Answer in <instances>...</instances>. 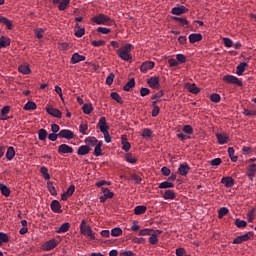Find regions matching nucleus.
<instances>
[{"mask_svg":"<svg viewBox=\"0 0 256 256\" xmlns=\"http://www.w3.org/2000/svg\"><path fill=\"white\" fill-rule=\"evenodd\" d=\"M86 60L85 56H81L79 53H74L73 56L71 57V63L72 64H77L80 62H83Z\"/></svg>","mask_w":256,"mask_h":256,"instance_id":"obj_15","label":"nucleus"},{"mask_svg":"<svg viewBox=\"0 0 256 256\" xmlns=\"http://www.w3.org/2000/svg\"><path fill=\"white\" fill-rule=\"evenodd\" d=\"M176 59H177V62H178V63H181V64L187 62V57L184 56V54H181V53L176 54Z\"/></svg>","mask_w":256,"mask_h":256,"instance_id":"obj_54","label":"nucleus"},{"mask_svg":"<svg viewBox=\"0 0 256 256\" xmlns=\"http://www.w3.org/2000/svg\"><path fill=\"white\" fill-rule=\"evenodd\" d=\"M154 66H155V62H153V61H145L140 66V71L142 73H146L147 71L154 69Z\"/></svg>","mask_w":256,"mask_h":256,"instance_id":"obj_10","label":"nucleus"},{"mask_svg":"<svg viewBox=\"0 0 256 256\" xmlns=\"http://www.w3.org/2000/svg\"><path fill=\"white\" fill-rule=\"evenodd\" d=\"M173 21L178 22L181 26H186L189 24V21L187 18H181V17H172Z\"/></svg>","mask_w":256,"mask_h":256,"instance_id":"obj_40","label":"nucleus"},{"mask_svg":"<svg viewBox=\"0 0 256 256\" xmlns=\"http://www.w3.org/2000/svg\"><path fill=\"white\" fill-rule=\"evenodd\" d=\"M123 234V230L119 227H115L111 229V236L118 237Z\"/></svg>","mask_w":256,"mask_h":256,"instance_id":"obj_44","label":"nucleus"},{"mask_svg":"<svg viewBox=\"0 0 256 256\" xmlns=\"http://www.w3.org/2000/svg\"><path fill=\"white\" fill-rule=\"evenodd\" d=\"M188 9L184 5H177L172 8L171 13L176 16L186 14Z\"/></svg>","mask_w":256,"mask_h":256,"instance_id":"obj_8","label":"nucleus"},{"mask_svg":"<svg viewBox=\"0 0 256 256\" xmlns=\"http://www.w3.org/2000/svg\"><path fill=\"white\" fill-rule=\"evenodd\" d=\"M147 211V206L145 205H138L134 207V214L136 216L143 215Z\"/></svg>","mask_w":256,"mask_h":256,"instance_id":"obj_23","label":"nucleus"},{"mask_svg":"<svg viewBox=\"0 0 256 256\" xmlns=\"http://www.w3.org/2000/svg\"><path fill=\"white\" fill-rule=\"evenodd\" d=\"M0 23L5 25L7 29H13V22H11L7 17L0 16Z\"/></svg>","mask_w":256,"mask_h":256,"instance_id":"obj_25","label":"nucleus"},{"mask_svg":"<svg viewBox=\"0 0 256 256\" xmlns=\"http://www.w3.org/2000/svg\"><path fill=\"white\" fill-rule=\"evenodd\" d=\"M102 192L104 193L106 199H112V197L115 195L114 192L105 187H102Z\"/></svg>","mask_w":256,"mask_h":256,"instance_id":"obj_43","label":"nucleus"},{"mask_svg":"<svg viewBox=\"0 0 256 256\" xmlns=\"http://www.w3.org/2000/svg\"><path fill=\"white\" fill-rule=\"evenodd\" d=\"M93 111H94V108H93V105H92V104H84V105L82 106V112H83L84 114L89 115V114H91Z\"/></svg>","mask_w":256,"mask_h":256,"instance_id":"obj_31","label":"nucleus"},{"mask_svg":"<svg viewBox=\"0 0 256 256\" xmlns=\"http://www.w3.org/2000/svg\"><path fill=\"white\" fill-rule=\"evenodd\" d=\"M85 28L84 27H81L79 24H76V27H75V36L77 38H82L83 35L85 34Z\"/></svg>","mask_w":256,"mask_h":256,"instance_id":"obj_26","label":"nucleus"},{"mask_svg":"<svg viewBox=\"0 0 256 256\" xmlns=\"http://www.w3.org/2000/svg\"><path fill=\"white\" fill-rule=\"evenodd\" d=\"M0 191L2 195H4V197H9L11 195V190L9 189V187H7V185L3 183H0Z\"/></svg>","mask_w":256,"mask_h":256,"instance_id":"obj_27","label":"nucleus"},{"mask_svg":"<svg viewBox=\"0 0 256 256\" xmlns=\"http://www.w3.org/2000/svg\"><path fill=\"white\" fill-rule=\"evenodd\" d=\"M97 127L100 129L101 133L104 134V141L105 143H111L112 138L109 134V125L107 124L106 117H100Z\"/></svg>","mask_w":256,"mask_h":256,"instance_id":"obj_1","label":"nucleus"},{"mask_svg":"<svg viewBox=\"0 0 256 256\" xmlns=\"http://www.w3.org/2000/svg\"><path fill=\"white\" fill-rule=\"evenodd\" d=\"M251 236H254V231H249L245 235H241L233 239V244H242L243 242L251 240Z\"/></svg>","mask_w":256,"mask_h":256,"instance_id":"obj_4","label":"nucleus"},{"mask_svg":"<svg viewBox=\"0 0 256 256\" xmlns=\"http://www.w3.org/2000/svg\"><path fill=\"white\" fill-rule=\"evenodd\" d=\"M187 88L189 90V93L194 95L199 94L201 91L196 84H187Z\"/></svg>","mask_w":256,"mask_h":256,"instance_id":"obj_28","label":"nucleus"},{"mask_svg":"<svg viewBox=\"0 0 256 256\" xmlns=\"http://www.w3.org/2000/svg\"><path fill=\"white\" fill-rule=\"evenodd\" d=\"M229 213V208L228 207H221L218 210V218L222 219L224 216L228 215Z\"/></svg>","mask_w":256,"mask_h":256,"instance_id":"obj_41","label":"nucleus"},{"mask_svg":"<svg viewBox=\"0 0 256 256\" xmlns=\"http://www.w3.org/2000/svg\"><path fill=\"white\" fill-rule=\"evenodd\" d=\"M210 101L213 103H219L221 101V96L218 93L210 94Z\"/></svg>","mask_w":256,"mask_h":256,"instance_id":"obj_47","label":"nucleus"},{"mask_svg":"<svg viewBox=\"0 0 256 256\" xmlns=\"http://www.w3.org/2000/svg\"><path fill=\"white\" fill-rule=\"evenodd\" d=\"M152 106H153L152 117L156 118V117H158L160 108L156 105V102H152Z\"/></svg>","mask_w":256,"mask_h":256,"instance_id":"obj_50","label":"nucleus"},{"mask_svg":"<svg viewBox=\"0 0 256 256\" xmlns=\"http://www.w3.org/2000/svg\"><path fill=\"white\" fill-rule=\"evenodd\" d=\"M80 232L82 235L88 236L90 240H95V234L90 226H87L86 221L82 220L80 225Z\"/></svg>","mask_w":256,"mask_h":256,"instance_id":"obj_3","label":"nucleus"},{"mask_svg":"<svg viewBox=\"0 0 256 256\" xmlns=\"http://www.w3.org/2000/svg\"><path fill=\"white\" fill-rule=\"evenodd\" d=\"M91 151V148L89 145H82L80 146L78 149H77V155H80V156H85L87 154H89Z\"/></svg>","mask_w":256,"mask_h":256,"instance_id":"obj_13","label":"nucleus"},{"mask_svg":"<svg viewBox=\"0 0 256 256\" xmlns=\"http://www.w3.org/2000/svg\"><path fill=\"white\" fill-rule=\"evenodd\" d=\"M115 79V74L111 73L107 78H106V85L111 86L114 82Z\"/></svg>","mask_w":256,"mask_h":256,"instance_id":"obj_60","label":"nucleus"},{"mask_svg":"<svg viewBox=\"0 0 256 256\" xmlns=\"http://www.w3.org/2000/svg\"><path fill=\"white\" fill-rule=\"evenodd\" d=\"M223 42L226 48H231L234 46V42L229 37H223Z\"/></svg>","mask_w":256,"mask_h":256,"instance_id":"obj_48","label":"nucleus"},{"mask_svg":"<svg viewBox=\"0 0 256 256\" xmlns=\"http://www.w3.org/2000/svg\"><path fill=\"white\" fill-rule=\"evenodd\" d=\"M97 32L102 34H109L111 32V29L106 27H98Z\"/></svg>","mask_w":256,"mask_h":256,"instance_id":"obj_62","label":"nucleus"},{"mask_svg":"<svg viewBox=\"0 0 256 256\" xmlns=\"http://www.w3.org/2000/svg\"><path fill=\"white\" fill-rule=\"evenodd\" d=\"M76 187L74 185H71L70 187H68L67 191L65 192V196L70 197L73 195V193L75 192Z\"/></svg>","mask_w":256,"mask_h":256,"instance_id":"obj_59","label":"nucleus"},{"mask_svg":"<svg viewBox=\"0 0 256 256\" xmlns=\"http://www.w3.org/2000/svg\"><path fill=\"white\" fill-rule=\"evenodd\" d=\"M246 175L253 180V178L256 176V164H251L248 168H247V172Z\"/></svg>","mask_w":256,"mask_h":256,"instance_id":"obj_16","label":"nucleus"},{"mask_svg":"<svg viewBox=\"0 0 256 256\" xmlns=\"http://www.w3.org/2000/svg\"><path fill=\"white\" fill-rule=\"evenodd\" d=\"M151 94V90L148 88H141L140 89V96L145 97Z\"/></svg>","mask_w":256,"mask_h":256,"instance_id":"obj_63","label":"nucleus"},{"mask_svg":"<svg viewBox=\"0 0 256 256\" xmlns=\"http://www.w3.org/2000/svg\"><path fill=\"white\" fill-rule=\"evenodd\" d=\"M224 81L227 82V83H232L234 85H237L238 87L243 86V82L240 81L239 78L234 76V75H225L224 76Z\"/></svg>","mask_w":256,"mask_h":256,"instance_id":"obj_6","label":"nucleus"},{"mask_svg":"<svg viewBox=\"0 0 256 256\" xmlns=\"http://www.w3.org/2000/svg\"><path fill=\"white\" fill-rule=\"evenodd\" d=\"M151 135H152V131L151 129H144L142 131V137H146V138H151Z\"/></svg>","mask_w":256,"mask_h":256,"instance_id":"obj_64","label":"nucleus"},{"mask_svg":"<svg viewBox=\"0 0 256 256\" xmlns=\"http://www.w3.org/2000/svg\"><path fill=\"white\" fill-rule=\"evenodd\" d=\"M153 232H154V229L145 228L140 230L139 235L140 236L151 235Z\"/></svg>","mask_w":256,"mask_h":256,"instance_id":"obj_55","label":"nucleus"},{"mask_svg":"<svg viewBox=\"0 0 256 256\" xmlns=\"http://www.w3.org/2000/svg\"><path fill=\"white\" fill-rule=\"evenodd\" d=\"M118 256H135V253L133 251H124L121 250L118 254Z\"/></svg>","mask_w":256,"mask_h":256,"instance_id":"obj_61","label":"nucleus"},{"mask_svg":"<svg viewBox=\"0 0 256 256\" xmlns=\"http://www.w3.org/2000/svg\"><path fill=\"white\" fill-rule=\"evenodd\" d=\"M40 173H42L44 179H46L47 181H49V179H51V175L49 174V170L46 167H41Z\"/></svg>","mask_w":256,"mask_h":256,"instance_id":"obj_45","label":"nucleus"},{"mask_svg":"<svg viewBox=\"0 0 256 256\" xmlns=\"http://www.w3.org/2000/svg\"><path fill=\"white\" fill-rule=\"evenodd\" d=\"M216 137L218 139V144H220V145H224L229 142V137L226 136V134L217 133Z\"/></svg>","mask_w":256,"mask_h":256,"instance_id":"obj_19","label":"nucleus"},{"mask_svg":"<svg viewBox=\"0 0 256 256\" xmlns=\"http://www.w3.org/2000/svg\"><path fill=\"white\" fill-rule=\"evenodd\" d=\"M116 53H117L118 57L122 59V61L129 62L132 59V57L129 53L122 52L121 50H116Z\"/></svg>","mask_w":256,"mask_h":256,"instance_id":"obj_22","label":"nucleus"},{"mask_svg":"<svg viewBox=\"0 0 256 256\" xmlns=\"http://www.w3.org/2000/svg\"><path fill=\"white\" fill-rule=\"evenodd\" d=\"M174 187H175L174 183L169 181H163L159 185L160 189H168V188H174Z\"/></svg>","mask_w":256,"mask_h":256,"instance_id":"obj_39","label":"nucleus"},{"mask_svg":"<svg viewBox=\"0 0 256 256\" xmlns=\"http://www.w3.org/2000/svg\"><path fill=\"white\" fill-rule=\"evenodd\" d=\"M19 73H22V75H30L31 68H29V64H22L18 67Z\"/></svg>","mask_w":256,"mask_h":256,"instance_id":"obj_21","label":"nucleus"},{"mask_svg":"<svg viewBox=\"0 0 256 256\" xmlns=\"http://www.w3.org/2000/svg\"><path fill=\"white\" fill-rule=\"evenodd\" d=\"M246 66H248L247 62H240V64L237 66V74L239 76L243 75Z\"/></svg>","mask_w":256,"mask_h":256,"instance_id":"obj_37","label":"nucleus"},{"mask_svg":"<svg viewBox=\"0 0 256 256\" xmlns=\"http://www.w3.org/2000/svg\"><path fill=\"white\" fill-rule=\"evenodd\" d=\"M235 225H236L238 228H245V227H247V221H245V220H240V219H236V220H235Z\"/></svg>","mask_w":256,"mask_h":256,"instance_id":"obj_53","label":"nucleus"},{"mask_svg":"<svg viewBox=\"0 0 256 256\" xmlns=\"http://www.w3.org/2000/svg\"><path fill=\"white\" fill-rule=\"evenodd\" d=\"M38 139L40 141H45V139H47V130L40 129L39 132H38Z\"/></svg>","mask_w":256,"mask_h":256,"instance_id":"obj_46","label":"nucleus"},{"mask_svg":"<svg viewBox=\"0 0 256 256\" xmlns=\"http://www.w3.org/2000/svg\"><path fill=\"white\" fill-rule=\"evenodd\" d=\"M57 137H61L62 139H65V130H61L58 135L55 134L54 132L48 135V139L50 141H57Z\"/></svg>","mask_w":256,"mask_h":256,"instance_id":"obj_24","label":"nucleus"},{"mask_svg":"<svg viewBox=\"0 0 256 256\" xmlns=\"http://www.w3.org/2000/svg\"><path fill=\"white\" fill-rule=\"evenodd\" d=\"M182 131L185 134L193 135V127L191 125H184Z\"/></svg>","mask_w":256,"mask_h":256,"instance_id":"obj_52","label":"nucleus"},{"mask_svg":"<svg viewBox=\"0 0 256 256\" xmlns=\"http://www.w3.org/2000/svg\"><path fill=\"white\" fill-rule=\"evenodd\" d=\"M121 142H122V150L125 152H129V150L131 149V145L129 144L128 138L127 136L123 135L121 138Z\"/></svg>","mask_w":256,"mask_h":256,"instance_id":"obj_20","label":"nucleus"},{"mask_svg":"<svg viewBox=\"0 0 256 256\" xmlns=\"http://www.w3.org/2000/svg\"><path fill=\"white\" fill-rule=\"evenodd\" d=\"M51 209L54 213H59L61 211V204L57 200L51 202Z\"/></svg>","mask_w":256,"mask_h":256,"instance_id":"obj_29","label":"nucleus"},{"mask_svg":"<svg viewBox=\"0 0 256 256\" xmlns=\"http://www.w3.org/2000/svg\"><path fill=\"white\" fill-rule=\"evenodd\" d=\"M84 143L90 146H95L98 143V139L95 137H87Z\"/></svg>","mask_w":256,"mask_h":256,"instance_id":"obj_42","label":"nucleus"},{"mask_svg":"<svg viewBox=\"0 0 256 256\" xmlns=\"http://www.w3.org/2000/svg\"><path fill=\"white\" fill-rule=\"evenodd\" d=\"M176 197L175 191L174 190H165L163 192V199L164 200H174Z\"/></svg>","mask_w":256,"mask_h":256,"instance_id":"obj_14","label":"nucleus"},{"mask_svg":"<svg viewBox=\"0 0 256 256\" xmlns=\"http://www.w3.org/2000/svg\"><path fill=\"white\" fill-rule=\"evenodd\" d=\"M87 129H88V125L87 123H81L79 126V131L82 135H87Z\"/></svg>","mask_w":256,"mask_h":256,"instance_id":"obj_56","label":"nucleus"},{"mask_svg":"<svg viewBox=\"0 0 256 256\" xmlns=\"http://www.w3.org/2000/svg\"><path fill=\"white\" fill-rule=\"evenodd\" d=\"M221 163H222L221 158H214L210 161V165L213 166V167L220 166Z\"/></svg>","mask_w":256,"mask_h":256,"instance_id":"obj_58","label":"nucleus"},{"mask_svg":"<svg viewBox=\"0 0 256 256\" xmlns=\"http://www.w3.org/2000/svg\"><path fill=\"white\" fill-rule=\"evenodd\" d=\"M255 212H256V209L252 208V210L247 213V219H248L249 223H253V221L255 219Z\"/></svg>","mask_w":256,"mask_h":256,"instance_id":"obj_49","label":"nucleus"},{"mask_svg":"<svg viewBox=\"0 0 256 256\" xmlns=\"http://www.w3.org/2000/svg\"><path fill=\"white\" fill-rule=\"evenodd\" d=\"M9 45H11V40L5 36H2L0 38V47H9Z\"/></svg>","mask_w":256,"mask_h":256,"instance_id":"obj_36","label":"nucleus"},{"mask_svg":"<svg viewBox=\"0 0 256 256\" xmlns=\"http://www.w3.org/2000/svg\"><path fill=\"white\" fill-rule=\"evenodd\" d=\"M35 109H37V104H35V102H33V101H28L24 105V110L25 111H35Z\"/></svg>","mask_w":256,"mask_h":256,"instance_id":"obj_30","label":"nucleus"},{"mask_svg":"<svg viewBox=\"0 0 256 256\" xmlns=\"http://www.w3.org/2000/svg\"><path fill=\"white\" fill-rule=\"evenodd\" d=\"M147 85L152 89H159L160 88L159 77L153 76L148 78Z\"/></svg>","mask_w":256,"mask_h":256,"instance_id":"obj_7","label":"nucleus"},{"mask_svg":"<svg viewBox=\"0 0 256 256\" xmlns=\"http://www.w3.org/2000/svg\"><path fill=\"white\" fill-rule=\"evenodd\" d=\"M134 48V46L130 43H127L122 46L121 49H118L119 51H122L125 54H130L131 50Z\"/></svg>","mask_w":256,"mask_h":256,"instance_id":"obj_34","label":"nucleus"},{"mask_svg":"<svg viewBox=\"0 0 256 256\" xmlns=\"http://www.w3.org/2000/svg\"><path fill=\"white\" fill-rule=\"evenodd\" d=\"M44 32H45V30H43L42 28H37L34 30V33H35L37 39H43Z\"/></svg>","mask_w":256,"mask_h":256,"instance_id":"obj_57","label":"nucleus"},{"mask_svg":"<svg viewBox=\"0 0 256 256\" xmlns=\"http://www.w3.org/2000/svg\"><path fill=\"white\" fill-rule=\"evenodd\" d=\"M15 157V148L12 146L8 147L7 152H6V159L8 161H11Z\"/></svg>","mask_w":256,"mask_h":256,"instance_id":"obj_32","label":"nucleus"},{"mask_svg":"<svg viewBox=\"0 0 256 256\" xmlns=\"http://www.w3.org/2000/svg\"><path fill=\"white\" fill-rule=\"evenodd\" d=\"M56 245H59V240L51 239L42 244V249L43 251H52V249H55Z\"/></svg>","mask_w":256,"mask_h":256,"instance_id":"obj_5","label":"nucleus"},{"mask_svg":"<svg viewBox=\"0 0 256 256\" xmlns=\"http://www.w3.org/2000/svg\"><path fill=\"white\" fill-rule=\"evenodd\" d=\"M47 189L51 195L53 196L57 195V189H55V185H53V182L51 181L47 182Z\"/></svg>","mask_w":256,"mask_h":256,"instance_id":"obj_38","label":"nucleus"},{"mask_svg":"<svg viewBox=\"0 0 256 256\" xmlns=\"http://www.w3.org/2000/svg\"><path fill=\"white\" fill-rule=\"evenodd\" d=\"M221 183L225 187H228V188L233 187L235 185V181L231 177H224V178H222Z\"/></svg>","mask_w":256,"mask_h":256,"instance_id":"obj_18","label":"nucleus"},{"mask_svg":"<svg viewBox=\"0 0 256 256\" xmlns=\"http://www.w3.org/2000/svg\"><path fill=\"white\" fill-rule=\"evenodd\" d=\"M161 233V230H154L153 232H151V236L148 239L149 243L152 245L158 244V235H160Z\"/></svg>","mask_w":256,"mask_h":256,"instance_id":"obj_11","label":"nucleus"},{"mask_svg":"<svg viewBox=\"0 0 256 256\" xmlns=\"http://www.w3.org/2000/svg\"><path fill=\"white\" fill-rule=\"evenodd\" d=\"M46 112L48 113V115H51L52 117H56L57 119H60L62 113L61 111H59V109H55L51 106L46 108Z\"/></svg>","mask_w":256,"mask_h":256,"instance_id":"obj_12","label":"nucleus"},{"mask_svg":"<svg viewBox=\"0 0 256 256\" xmlns=\"http://www.w3.org/2000/svg\"><path fill=\"white\" fill-rule=\"evenodd\" d=\"M92 21L96 23L97 25H112L113 20L109 17L106 16L104 13L97 14L92 18Z\"/></svg>","mask_w":256,"mask_h":256,"instance_id":"obj_2","label":"nucleus"},{"mask_svg":"<svg viewBox=\"0 0 256 256\" xmlns=\"http://www.w3.org/2000/svg\"><path fill=\"white\" fill-rule=\"evenodd\" d=\"M203 39V36L201 33H192L189 35V42L190 43H196Z\"/></svg>","mask_w":256,"mask_h":256,"instance_id":"obj_17","label":"nucleus"},{"mask_svg":"<svg viewBox=\"0 0 256 256\" xmlns=\"http://www.w3.org/2000/svg\"><path fill=\"white\" fill-rule=\"evenodd\" d=\"M190 170L191 167L187 163H182L178 167V174L181 176H187Z\"/></svg>","mask_w":256,"mask_h":256,"instance_id":"obj_9","label":"nucleus"},{"mask_svg":"<svg viewBox=\"0 0 256 256\" xmlns=\"http://www.w3.org/2000/svg\"><path fill=\"white\" fill-rule=\"evenodd\" d=\"M136 86V81H135V78H131L130 81H128L126 83V85H124V90L125 91H130V89L134 88Z\"/></svg>","mask_w":256,"mask_h":256,"instance_id":"obj_35","label":"nucleus"},{"mask_svg":"<svg viewBox=\"0 0 256 256\" xmlns=\"http://www.w3.org/2000/svg\"><path fill=\"white\" fill-rule=\"evenodd\" d=\"M111 98L116 101L118 104H123L124 100L117 92H111Z\"/></svg>","mask_w":256,"mask_h":256,"instance_id":"obj_33","label":"nucleus"},{"mask_svg":"<svg viewBox=\"0 0 256 256\" xmlns=\"http://www.w3.org/2000/svg\"><path fill=\"white\" fill-rule=\"evenodd\" d=\"M125 158H126V162H129L131 164L137 163V158L133 157L131 153L126 154Z\"/></svg>","mask_w":256,"mask_h":256,"instance_id":"obj_51","label":"nucleus"}]
</instances>
